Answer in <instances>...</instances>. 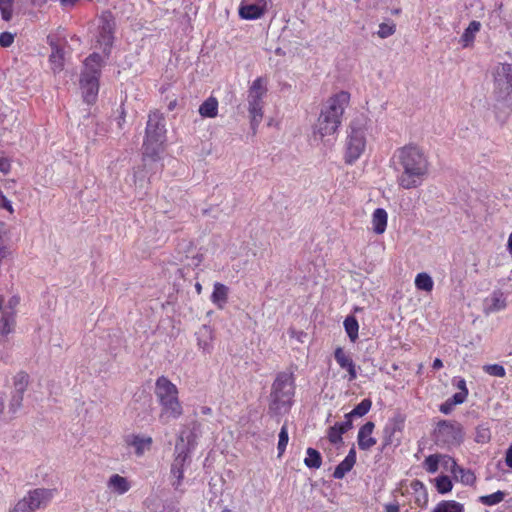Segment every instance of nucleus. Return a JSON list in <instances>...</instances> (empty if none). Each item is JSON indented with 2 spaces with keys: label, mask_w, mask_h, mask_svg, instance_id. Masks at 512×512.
Instances as JSON below:
<instances>
[{
  "label": "nucleus",
  "mask_w": 512,
  "mask_h": 512,
  "mask_svg": "<svg viewBox=\"0 0 512 512\" xmlns=\"http://www.w3.org/2000/svg\"><path fill=\"white\" fill-rule=\"evenodd\" d=\"M397 182L403 189H414L422 185L429 172V161L423 149L409 144L398 148L392 158Z\"/></svg>",
  "instance_id": "obj_1"
},
{
  "label": "nucleus",
  "mask_w": 512,
  "mask_h": 512,
  "mask_svg": "<svg viewBox=\"0 0 512 512\" xmlns=\"http://www.w3.org/2000/svg\"><path fill=\"white\" fill-rule=\"evenodd\" d=\"M146 136L143 143V162L144 167L150 169L162 168L159 164L160 154L163 152L165 142V118L159 111H153L148 116L146 125Z\"/></svg>",
  "instance_id": "obj_2"
},
{
  "label": "nucleus",
  "mask_w": 512,
  "mask_h": 512,
  "mask_svg": "<svg viewBox=\"0 0 512 512\" xmlns=\"http://www.w3.org/2000/svg\"><path fill=\"white\" fill-rule=\"evenodd\" d=\"M349 100L350 94L346 91H340L327 100L315 125V136H319L322 140L338 130Z\"/></svg>",
  "instance_id": "obj_3"
},
{
  "label": "nucleus",
  "mask_w": 512,
  "mask_h": 512,
  "mask_svg": "<svg viewBox=\"0 0 512 512\" xmlns=\"http://www.w3.org/2000/svg\"><path fill=\"white\" fill-rule=\"evenodd\" d=\"M154 393L160 406L159 419L163 423L175 420L183 414L177 386L166 376L156 379Z\"/></svg>",
  "instance_id": "obj_4"
},
{
  "label": "nucleus",
  "mask_w": 512,
  "mask_h": 512,
  "mask_svg": "<svg viewBox=\"0 0 512 512\" xmlns=\"http://www.w3.org/2000/svg\"><path fill=\"white\" fill-rule=\"evenodd\" d=\"M102 61L103 59L98 53H92L84 61L80 87L83 99L89 105L95 103L97 99Z\"/></svg>",
  "instance_id": "obj_5"
},
{
  "label": "nucleus",
  "mask_w": 512,
  "mask_h": 512,
  "mask_svg": "<svg viewBox=\"0 0 512 512\" xmlns=\"http://www.w3.org/2000/svg\"><path fill=\"white\" fill-rule=\"evenodd\" d=\"M434 440L440 447L459 446L463 441V428L456 421L440 420L434 430Z\"/></svg>",
  "instance_id": "obj_6"
},
{
  "label": "nucleus",
  "mask_w": 512,
  "mask_h": 512,
  "mask_svg": "<svg viewBox=\"0 0 512 512\" xmlns=\"http://www.w3.org/2000/svg\"><path fill=\"white\" fill-rule=\"evenodd\" d=\"M294 378L292 372H280L273 385L271 398L276 408L279 409L281 406L290 404L292 397L294 396Z\"/></svg>",
  "instance_id": "obj_7"
},
{
  "label": "nucleus",
  "mask_w": 512,
  "mask_h": 512,
  "mask_svg": "<svg viewBox=\"0 0 512 512\" xmlns=\"http://www.w3.org/2000/svg\"><path fill=\"white\" fill-rule=\"evenodd\" d=\"M266 91L267 90L263 86L261 78L255 79L248 91V111L250 115L251 127L253 130H255L262 121L263 97L266 94Z\"/></svg>",
  "instance_id": "obj_8"
},
{
  "label": "nucleus",
  "mask_w": 512,
  "mask_h": 512,
  "mask_svg": "<svg viewBox=\"0 0 512 512\" xmlns=\"http://www.w3.org/2000/svg\"><path fill=\"white\" fill-rule=\"evenodd\" d=\"M346 142L345 162L353 164L360 158L366 147V134L363 127L351 123Z\"/></svg>",
  "instance_id": "obj_9"
},
{
  "label": "nucleus",
  "mask_w": 512,
  "mask_h": 512,
  "mask_svg": "<svg viewBox=\"0 0 512 512\" xmlns=\"http://www.w3.org/2000/svg\"><path fill=\"white\" fill-rule=\"evenodd\" d=\"M115 18L110 11H103L99 16L97 44L105 55H109L115 32Z\"/></svg>",
  "instance_id": "obj_10"
},
{
  "label": "nucleus",
  "mask_w": 512,
  "mask_h": 512,
  "mask_svg": "<svg viewBox=\"0 0 512 512\" xmlns=\"http://www.w3.org/2000/svg\"><path fill=\"white\" fill-rule=\"evenodd\" d=\"M192 449L185 444V437L181 433L175 444V457L171 465V474L176 478V481L172 483L175 489H179L181 485L184 477V467Z\"/></svg>",
  "instance_id": "obj_11"
},
{
  "label": "nucleus",
  "mask_w": 512,
  "mask_h": 512,
  "mask_svg": "<svg viewBox=\"0 0 512 512\" xmlns=\"http://www.w3.org/2000/svg\"><path fill=\"white\" fill-rule=\"evenodd\" d=\"M494 82L497 98L506 100L512 93V64H501L495 71Z\"/></svg>",
  "instance_id": "obj_12"
},
{
  "label": "nucleus",
  "mask_w": 512,
  "mask_h": 512,
  "mask_svg": "<svg viewBox=\"0 0 512 512\" xmlns=\"http://www.w3.org/2000/svg\"><path fill=\"white\" fill-rule=\"evenodd\" d=\"M55 489L36 488L28 492L25 496L29 501V504L33 511L37 509L45 508L55 494Z\"/></svg>",
  "instance_id": "obj_13"
},
{
  "label": "nucleus",
  "mask_w": 512,
  "mask_h": 512,
  "mask_svg": "<svg viewBox=\"0 0 512 512\" xmlns=\"http://www.w3.org/2000/svg\"><path fill=\"white\" fill-rule=\"evenodd\" d=\"M265 0H258V3L243 1L239 7V16L242 19L254 20L264 14Z\"/></svg>",
  "instance_id": "obj_14"
},
{
  "label": "nucleus",
  "mask_w": 512,
  "mask_h": 512,
  "mask_svg": "<svg viewBox=\"0 0 512 512\" xmlns=\"http://www.w3.org/2000/svg\"><path fill=\"white\" fill-rule=\"evenodd\" d=\"M374 428L375 424L368 421L359 429L357 441L360 450H369L376 444V439L371 436Z\"/></svg>",
  "instance_id": "obj_15"
},
{
  "label": "nucleus",
  "mask_w": 512,
  "mask_h": 512,
  "mask_svg": "<svg viewBox=\"0 0 512 512\" xmlns=\"http://www.w3.org/2000/svg\"><path fill=\"white\" fill-rule=\"evenodd\" d=\"M124 441L127 446L134 448L135 453L138 456L143 455L144 452L146 450H149L152 445L151 437H143V436L135 435V434H129V435L125 436Z\"/></svg>",
  "instance_id": "obj_16"
},
{
  "label": "nucleus",
  "mask_w": 512,
  "mask_h": 512,
  "mask_svg": "<svg viewBox=\"0 0 512 512\" xmlns=\"http://www.w3.org/2000/svg\"><path fill=\"white\" fill-rule=\"evenodd\" d=\"M334 358L342 369L347 370L350 381L357 378V372L352 358L347 355L341 347L335 349Z\"/></svg>",
  "instance_id": "obj_17"
},
{
  "label": "nucleus",
  "mask_w": 512,
  "mask_h": 512,
  "mask_svg": "<svg viewBox=\"0 0 512 512\" xmlns=\"http://www.w3.org/2000/svg\"><path fill=\"white\" fill-rule=\"evenodd\" d=\"M228 295L229 288L220 282H216L213 286L211 302L216 305L218 309H223L228 302Z\"/></svg>",
  "instance_id": "obj_18"
},
{
  "label": "nucleus",
  "mask_w": 512,
  "mask_h": 512,
  "mask_svg": "<svg viewBox=\"0 0 512 512\" xmlns=\"http://www.w3.org/2000/svg\"><path fill=\"white\" fill-rule=\"evenodd\" d=\"M480 29L481 23L479 21H471L461 35L460 43L462 44V47L467 48L472 46L475 40V36L480 31Z\"/></svg>",
  "instance_id": "obj_19"
},
{
  "label": "nucleus",
  "mask_w": 512,
  "mask_h": 512,
  "mask_svg": "<svg viewBox=\"0 0 512 512\" xmlns=\"http://www.w3.org/2000/svg\"><path fill=\"white\" fill-rule=\"evenodd\" d=\"M387 212L383 208H377L372 215L373 231L376 234H383L387 226Z\"/></svg>",
  "instance_id": "obj_20"
},
{
  "label": "nucleus",
  "mask_w": 512,
  "mask_h": 512,
  "mask_svg": "<svg viewBox=\"0 0 512 512\" xmlns=\"http://www.w3.org/2000/svg\"><path fill=\"white\" fill-rule=\"evenodd\" d=\"M108 487L112 491L121 495L128 492L131 486L125 477H122L119 474H114L108 480Z\"/></svg>",
  "instance_id": "obj_21"
},
{
  "label": "nucleus",
  "mask_w": 512,
  "mask_h": 512,
  "mask_svg": "<svg viewBox=\"0 0 512 512\" xmlns=\"http://www.w3.org/2000/svg\"><path fill=\"white\" fill-rule=\"evenodd\" d=\"M24 380L25 376H22L21 380L15 383V393L10 401V409L13 412H16L22 406L23 394L26 389V381Z\"/></svg>",
  "instance_id": "obj_22"
},
{
  "label": "nucleus",
  "mask_w": 512,
  "mask_h": 512,
  "mask_svg": "<svg viewBox=\"0 0 512 512\" xmlns=\"http://www.w3.org/2000/svg\"><path fill=\"white\" fill-rule=\"evenodd\" d=\"M448 460L452 462V471L455 474V477H460V481L465 485H472L475 482V475L471 470H465L461 467H459L456 462L448 457Z\"/></svg>",
  "instance_id": "obj_23"
},
{
  "label": "nucleus",
  "mask_w": 512,
  "mask_h": 512,
  "mask_svg": "<svg viewBox=\"0 0 512 512\" xmlns=\"http://www.w3.org/2000/svg\"><path fill=\"white\" fill-rule=\"evenodd\" d=\"M202 117L214 118L218 113V101L215 97H209L199 107Z\"/></svg>",
  "instance_id": "obj_24"
},
{
  "label": "nucleus",
  "mask_w": 512,
  "mask_h": 512,
  "mask_svg": "<svg viewBox=\"0 0 512 512\" xmlns=\"http://www.w3.org/2000/svg\"><path fill=\"white\" fill-rule=\"evenodd\" d=\"M49 61L54 72L61 71L63 69L64 53L57 45L52 44V53L50 54Z\"/></svg>",
  "instance_id": "obj_25"
},
{
  "label": "nucleus",
  "mask_w": 512,
  "mask_h": 512,
  "mask_svg": "<svg viewBox=\"0 0 512 512\" xmlns=\"http://www.w3.org/2000/svg\"><path fill=\"white\" fill-rule=\"evenodd\" d=\"M433 512H464V506L454 500H443L436 505Z\"/></svg>",
  "instance_id": "obj_26"
},
{
  "label": "nucleus",
  "mask_w": 512,
  "mask_h": 512,
  "mask_svg": "<svg viewBox=\"0 0 512 512\" xmlns=\"http://www.w3.org/2000/svg\"><path fill=\"white\" fill-rule=\"evenodd\" d=\"M415 286L418 290L431 292L434 286V282L432 277L428 273L421 272L417 274L415 278Z\"/></svg>",
  "instance_id": "obj_27"
},
{
  "label": "nucleus",
  "mask_w": 512,
  "mask_h": 512,
  "mask_svg": "<svg viewBox=\"0 0 512 512\" xmlns=\"http://www.w3.org/2000/svg\"><path fill=\"white\" fill-rule=\"evenodd\" d=\"M306 453L307 457L304 459V464L308 468L319 469L322 465V456L319 451L309 447Z\"/></svg>",
  "instance_id": "obj_28"
},
{
  "label": "nucleus",
  "mask_w": 512,
  "mask_h": 512,
  "mask_svg": "<svg viewBox=\"0 0 512 512\" xmlns=\"http://www.w3.org/2000/svg\"><path fill=\"white\" fill-rule=\"evenodd\" d=\"M343 324L349 339L351 340V342H355L358 338L359 330V324L357 319L354 316H347Z\"/></svg>",
  "instance_id": "obj_29"
},
{
  "label": "nucleus",
  "mask_w": 512,
  "mask_h": 512,
  "mask_svg": "<svg viewBox=\"0 0 512 512\" xmlns=\"http://www.w3.org/2000/svg\"><path fill=\"white\" fill-rule=\"evenodd\" d=\"M202 435V424L194 420L190 424V432L186 436L185 444L191 448H194L196 439Z\"/></svg>",
  "instance_id": "obj_30"
},
{
  "label": "nucleus",
  "mask_w": 512,
  "mask_h": 512,
  "mask_svg": "<svg viewBox=\"0 0 512 512\" xmlns=\"http://www.w3.org/2000/svg\"><path fill=\"white\" fill-rule=\"evenodd\" d=\"M372 402L370 399H363L359 404H357L353 410L345 415V418L352 417H362L366 415L371 409Z\"/></svg>",
  "instance_id": "obj_31"
},
{
  "label": "nucleus",
  "mask_w": 512,
  "mask_h": 512,
  "mask_svg": "<svg viewBox=\"0 0 512 512\" xmlns=\"http://www.w3.org/2000/svg\"><path fill=\"white\" fill-rule=\"evenodd\" d=\"M14 317L12 313H3L0 319V337H6L13 331Z\"/></svg>",
  "instance_id": "obj_32"
},
{
  "label": "nucleus",
  "mask_w": 512,
  "mask_h": 512,
  "mask_svg": "<svg viewBox=\"0 0 512 512\" xmlns=\"http://www.w3.org/2000/svg\"><path fill=\"white\" fill-rule=\"evenodd\" d=\"M440 458H448V456H442L439 454L429 455L423 462V467L428 473H436L439 468Z\"/></svg>",
  "instance_id": "obj_33"
},
{
  "label": "nucleus",
  "mask_w": 512,
  "mask_h": 512,
  "mask_svg": "<svg viewBox=\"0 0 512 512\" xmlns=\"http://www.w3.org/2000/svg\"><path fill=\"white\" fill-rule=\"evenodd\" d=\"M210 332L208 329L204 326L199 332H198V346L201 348L204 352H209L211 345H210Z\"/></svg>",
  "instance_id": "obj_34"
},
{
  "label": "nucleus",
  "mask_w": 512,
  "mask_h": 512,
  "mask_svg": "<svg viewBox=\"0 0 512 512\" xmlns=\"http://www.w3.org/2000/svg\"><path fill=\"white\" fill-rule=\"evenodd\" d=\"M505 497V493L502 491H497L495 493L484 495L479 498L480 502L487 506H493L500 503Z\"/></svg>",
  "instance_id": "obj_35"
},
{
  "label": "nucleus",
  "mask_w": 512,
  "mask_h": 512,
  "mask_svg": "<svg viewBox=\"0 0 512 512\" xmlns=\"http://www.w3.org/2000/svg\"><path fill=\"white\" fill-rule=\"evenodd\" d=\"M436 489L440 494H446L452 490V481L446 475H441L436 478Z\"/></svg>",
  "instance_id": "obj_36"
},
{
  "label": "nucleus",
  "mask_w": 512,
  "mask_h": 512,
  "mask_svg": "<svg viewBox=\"0 0 512 512\" xmlns=\"http://www.w3.org/2000/svg\"><path fill=\"white\" fill-rule=\"evenodd\" d=\"M289 436H288V428L287 425L284 424L279 432V440H278V457H281L286 450L288 444Z\"/></svg>",
  "instance_id": "obj_37"
},
{
  "label": "nucleus",
  "mask_w": 512,
  "mask_h": 512,
  "mask_svg": "<svg viewBox=\"0 0 512 512\" xmlns=\"http://www.w3.org/2000/svg\"><path fill=\"white\" fill-rule=\"evenodd\" d=\"M482 369L491 376L503 378L506 375L505 368L500 364H486Z\"/></svg>",
  "instance_id": "obj_38"
},
{
  "label": "nucleus",
  "mask_w": 512,
  "mask_h": 512,
  "mask_svg": "<svg viewBox=\"0 0 512 512\" xmlns=\"http://www.w3.org/2000/svg\"><path fill=\"white\" fill-rule=\"evenodd\" d=\"M353 466V464L344 459L336 466L333 477L335 479H342L353 468Z\"/></svg>",
  "instance_id": "obj_39"
},
{
  "label": "nucleus",
  "mask_w": 512,
  "mask_h": 512,
  "mask_svg": "<svg viewBox=\"0 0 512 512\" xmlns=\"http://www.w3.org/2000/svg\"><path fill=\"white\" fill-rule=\"evenodd\" d=\"M12 4L10 0H0V12L5 21H10L12 18Z\"/></svg>",
  "instance_id": "obj_40"
},
{
  "label": "nucleus",
  "mask_w": 512,
  "mask_h": 512,
  "mask_svg": "<svg viewBox=\"0 0 512 512\" xmlns=\"http://www.w3.org/2000/svg\"><path fill=\"white\" fill-rule=\"evenodd\" d=\"M396 27L395 24H387L381 23L379 25V30L377 32L378 36L382 39H385L395 33Z\"/></svg>",
  "instance_id": "obj_41"
},
{
  "label": "nucleus",
  "mask_w": 512,
  "mask_h": 512,
  "mask_svg": "<svg viewBox=\"0 0 512 512\" xmlns=\"http://www.w3.org/2000/svg\"><path fill=\"white\" fill-rule=\"evenodd\" d=\"M492 304L490 309L492 311H499L506 307L505 299L502 297L501 293H494L491 298Z\"/></svg>",
  "instance_id": "obj_42"
},
{
  "label": "nucleus",
  "mask_w": 512,
  "mask_h": 512,
  "mask_svg": "<svg viewBox=\"0 0 512 512\" xmlns=\"http://www.w3.org/2000/svg\"><path fill=\"white\" fill-rule=\"evenodd\" d=\"M491 438V433L488 428L478 427L476 431L475 441L477 443H487Z\"/></svg>",
  "instance_id": "obj_43"
},
{
  "label": "nucleus",
  "mask_w": 512,
  "mask_h": 512,
  "mask_svg": "<svg viewBox=\"0 0 512 512\" xmlns=\"http://www.w3.org/2000/svg\"><path fill=\"white\" fill-rule=\"evenodd\" d=\"M342 435L343 433H340V429L336 427V425L331 426L328 429V439L332 444H337L342 442Z\"/></svg>",
  "instance_id": "obj_44"
},
{
  "label": "nucleus",
  "mask_w": 512,
  "mask_h": 512,
  "mask_svg": "<svg viewBox=\"0 0 512 512\" xmlns=\"http://www.w3.org/2000/svg\"><path fill=\"white\" fill-rule=\"evenodd\" d=\"M12 512H34L29 504V501L24 496L21 500H19L14 506Z\"/></svg>",
  "instance_id": "obj_45"
},
{
  "label": "nucleus",
  "mask_w": 512,
  "mask_h": 512,
  "mask_svg": "<svg viewBox=\"0 0 512 512\" xmlns=\"http://www.w3.org/2000/svg\"><path fill=\"white\" fill-rule=\"evenodd\" d=\"M14 41V35L10 32L0 33V45L2 47H9Z\"/></svg>",
  "instance_id": "obj_46"
},
{
  "label": "nucleus",
  "mask_w": 512,
  "mask_h": 512,
  "mask_svg": "<svg viewBox=\"0 0 512 512\" xmlns=\"http://www.w3.org/2000/svg\"><path fill=\"white\" fill-rule=\"evenodd\" d=\"M334 425L340 429V433L344 434L352 428V418H345V421L337 422Z\"/></svg>",
  "instance_id": "obj_47"
},
{
  "label": "nucleus",
  "mask_w": 512,
  "mask_h": 512,
  "mask_svg": "<svg viewBox=\"0 0 512 512\" xmlns=\"http://www.w3.org/2000/svg\"><path fill=\"white\" fill-rule=\"evenodd\" d=\"M0 207L3 209H6L11 214L14 212L13 206L11 204V201L6 198V196L3 195V193L0 191Z\"/></svg>",
  "instance_id": "obj_48"
},
{
  "label": "nucleus",
  "mask_w": 512,
  "mask_h": 512,
  "mask_svg": "<svg viewBox=\"0 0 512 512\" xmlns=\"http://www.w3.org/2000/svg\"><path fill=\"white\" fill-rule=\"evenodd\" d=\"M466 399L467 396L464 393L457 392L449 398V401L455 406L464 403Z\"/></svg>",
  "instance_id": "obj_49"
},
{
  "label": "nucleus",
  "mask_w": 512,
  "mask_h": 512,
  "mask_svg": "<svg viewBox=\"0 0 512 512\" xmlns=\"http://www.w3.org/2000/svg\"><path fill=\"white\" fill-rule=\"evenodd\" d=\"M126 112L124 107L121 105L119 108V116L116 118L117 126L121 130L125 124Z\"/></svg>",
  "instance_id": "obj_50"
},
{
  "label": "nucleus",
  "mask_w": 512,
  "mask_h": 512,
  "mask_svg": "<svg viewBox=\"0 0 512 512\" xmlns=\"http://www.w3.org/2000/svg\"><path fill=\"white\" fill-rule=\"evenodd\" d=\"M453 408H454V405L449 401V399H447L444 403H442L440 405L439 410L443 414L448 415V414H450L452 412Z\"/></svg>",
  "instance_id": "obj_51"
},
{
  "label": "nucleus",
  "mask_w": 512,
  "mask_h": 512,
  "mask_svg": "<svg viewBox=\"0 0 512 512\" xmlns=\"http://www.w3.org/2000/svg\"><path fill=\"white\" fill-rule=\"evenodd\" d=\"M455 386L457 387V389H459L460 393H464V395L468 396V389H467V386H466V381L465 379L463 378H459L455 384Z\"/></svg>",
  "instance_id": "obj_52"
},
{
  "label": "nucleus",
  "mask_w": 512,
  "mask_h": 512,
  "mask_svg": "<svg viewBox=\"0 0 512 512\" xmlns=\"http://www.w3.org/2000/svg\"><path fill=\"white\" fill-rule=\"evenodd\" d=\"M346 461L350 462L351 464L355 465L356 463V450L354 447H352L347 456L344 458Z\"/></svg>",
  "instance_id": "obj_53"
},
{
  "label": "nucleus",
  "mask_w": 512,
  "mask_h": 512,
  "mask_svg": "<svg viewBox=\"0 0 512 512\" xmlns=\"http://www.w3.org/2000/svg\"><path fill=\"white\" fill-rule=\"evenodd\" d=\"M0 171L5 173V174L10 171V163L5 158H1L0 159Z\"/></svg>",
  "instance_id": "obj_54"
},
{
  "label": "nucleus",
  "mask_w": 512,
  "mask_h": 512,
  "mask_svg": "<svg viewBox=\"0 0 512 512\" xmlns=\"http://www.w3.org/2000/svg\"><path fill=\"white\" fill-rule=\"evenodd\" d=\"M505 463L509 468L512 469V443L506 451Z\"/></svg>",
  "instance_id": "obj_55"
},
{
  "label": "nucleus",
  "mask_w": 512,
  "mask_h": 512,
  "mask_svg": "<svg viewBox=\"0 0 512 512\" xmlns=\"http://www.w3.org/2000/svg\"><path fill=\"white\" fill-rule=\"evenodd\" d=\"M20 302V298L18 296H12L9 300H8V306L9 308L13 309L14 307H16Z\"/></svg>",
  "instance_id": "obj_56"
},
{
  "label": "nucleus",
  "mask_w": 512,
  "mask_h": 512,
  "mask_svg": "<svg viewBox=\"0 0 512 512\" xmlns=\"http://www.w3.org/2000/svg\"><path fill=\"white\" fill-rule=\"evenodd\" d=\"M385 512H399L398 504H387L385 506Z\"/></svg>",
  "instance_id": "obj_57"
},
{
  "label": "nucleus",
  "mask_w": 512,
  "mask_h": 512,
  "mask_svg": "<svg viewBox=\"0 0 512 512\" xmlns=\"http://www.w3.org/2000/svg\"><path fill=\"white\" fill-rule=\"evenodd\" d=\"M432 367L433 369H440L443 367V362L441 359L439 358H436L434 361H433V364H432Z\"/></svg>",
  "instance_id": "obj_58"
},
{
  "label": "nucleus",
  "mask_w": 512,
  "mask_h": 512,
  "mask_svg": "<svg viewBox=\"0 0 512 512\" xmlns=\"http://www.w3.org/2000/svg\"><path fill=\"white\" fill-rule=\"evenodd\" d=\"M200 413L202 415H211L212 414V409L210 407H208V406H202L200 408Z\"/></svg>",
  "instance_id": "obj_59"
},
{
  "label": "nucleus",
  "mask_w": 512,
  "mask_h": 512,
  "mask_svg": "<svg viewBox=\"0 0 512 512\" xmlns=\"http://www.w3.org/2000/svg\"><path fill=\"white\" fill-rule=\"evenodd\" d=\"M411 486L417 491V488H423V484L418 481V480H415L412 482Z\"/></svg>",
  "instance_id": "obj_60"
},
{
  "label": "nucleus",
  "mask_w": 512,
  "mask_h": 512,
  "mask_svg": "<svg viewBox=\"0 0 512 512\" xmlns=\"http://www.w3.org/2000/svg\"><path fill=\"white\" fill-rule=\"evenodd\" d=\"M62 5H67L68 3L71 4V5H74V3L77 1V0H60Z\"/></svg>",
  "instance_id": "obj_61"
},
{
  "label": "nucleus",
  "mask_w": 512,
  "mask_h": 512,
  "mask_svg": "<svg viewBox=\"0 0 512 512\" xmlns=\"http://www.w3.org/2000/svg\"><path fill=\"white\" fill-rule=\"evenodd\" d=\"M508 249L510 252H512V233L509 235L508 238Z\"/></svg>",
  "instance_id": "obj_62"
},
{
  "label": "nucleus",
  "mask_w": 512,
  "mask_h": 512,
  "mask_svg": "<svg viewBox=\"0 0 512 512\" xmlns=\"http://www.w3.org/2000/svg\"><path fill=\"white\" fill-rule=\"evenodd\" d=\"M195 289H196L197 293H198V294H200V293H201V291H202V286H201V284H200V283H196V285H195Z\"/></svg>",
  "instance_id": "obj_63"
},
{
  "label": "nucleus",
  "mask_w": 512,
  "mask_h": 512,
  "mask_svg": "<svg viewBox=\"0 0 512 512\" xmlns=\"http://www.w3.org/2000/svg\"><path fill=\"white\" fill-rule=\"evenodd\" d=\"M388 444H390V438H387V439L385 440V445H388Z\"/></svg>",
  "instance_id": "obj_64"
}]
</instances>
